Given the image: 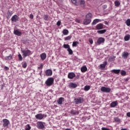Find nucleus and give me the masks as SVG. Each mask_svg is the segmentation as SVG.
<instances>
[{
	"instance_id": "nucleus-1",
	"label": "nucleus",
	"mask_w": 130,
	"mask_h": 130,
	"mask_svg": "<svg viewBox=\"0 0 130 130\" xmlns=\"http://www.w3.org/2000/svg\"><path fill=\"white\" fill-rule=\"evenodd\" d=\"M21 52L23 53L22 56L24 58L27 57V56H30L32 54V51L28 49V48H26L25 50H21Z\"/></svg>"
},
{
	"instance_id": "nucleus-2",
	"label": "nucleus",
	"mask_w": 130,
	"mask_h": 130,
	"mask_svg": "<svg viewBox=\"0 0 130 130\" xmlns=\"http://www.w3.org/2000/svg\"><path fill=\"white\" fill-rule=\"evenodd\" d=\"M54 83V79L52 77L48 78L45 81V84L48 87L52 86V84Z\"/></svg>"
},
{
	"instance_id": "nucleus-3",
	"label": "nucleus",
	"mask_w": 130,
	"mask_h": 130,
	"mask_svg": "<svg viewBox=\"0 0 130 130\" xmlns=\"http://www.w3.org/2000/svg\"><path fill=\"white\" fill-rule=\"evenodd\" d=\"M37 127H38L39 129H43V128H45V126L44 124H43V122L38 121L37 123Z\"/></svg>"
},
{
	"instance_id": "nucleus-4",
	"label": "nucleus",
	"mask_w": 130,
	"mask_h": 130,
	"mask_svg": "<svg viewBox=\"0 0 130 130\" xmlns=\"http://www.w3.org/2000/svg\"><path fill=\"white\" fill-rule=\"evenodd\" d=\"M75 104H79L84 102V99L83 98H78L74 99Z\"/></svg>"
},
{
	"instance_id": "nucleus-5",
	"label": "nucleus",
	"mask_w": 130,
	"mask_h": 130,
	"mask_svg": "<svg viewBox=\"0 0 130 130\" xmlns=\"http://www.w3.org/2000/svg\"><path fill=\"white\" fill-rule=\"evenodd\" d=\"M101 91L102 92H104L105 93H110L111 89H110V88L106 87L105 86H103L101 88Z\"/></svg>"
},
{
	"instance_id": "nucleus-6",
	"label": "nucleus",
	"mask_w": 130,
	"mask_h": 130,
	"mask_svg": "<svg viewBox=\"0 0 130 130\" xmlns=\"http://www.w3.org/2000/svg\"><path fill=\"white\" fill-rule=\"evenodd\" d=\"M3 126H4V127H7V126H9V124H10V121H9L8 119H4L3 120Z\"/></svg>"
},
{
	"instance_id": "nucleus-7",
	"label": "nucleus",
	"mask_w": 130,
	"mask_h": 130,
	"mask_svg": "<svg viewBox=\"0 0 130 130\" xmlns=\"http://www.w3.org/2000/svg\"><path fill=\"white\" fill-rule=\"evenodd\" d=\"M35 117L37 119H39V120H41L44 118V114H38L36 115Z\"/></svg>"
},
{
	"instance_id": "nucleus-8",
	"label": "nucleus",
	"mask_w": 130,
	"mask_h": 130,
	"mask_svg": "<svg viewBox=\"0 0 130 130\" xmlns=\"http://www.w3.org/2000/svg\"><path fill=\"white\" fill-rule=\"evenodd\" d=\"M68 78L72 80L74 79V78H76V74L74 72H70L68 73Z\"/></svg>"
},
{
	"instance_id": "nucleus-9",
	"label": "nucleus",
	"mask_w": 130,
	"mask_h": 130,
	"mask_svg": "<svg viewBox=\"0 0 130 130\" xmlns=\"http://www.w3.org/2000/svg\"><path fill=\"white\" fill-rule=\"evenodd\" d=\"M45 74L47 77H51V76H52V70L48 69L45 71Z\"/></svg>"
},
{
	"instance_id": "nucleus-10",
	"label": "nucleus",
	"mask_w": 130,
	"mask_h": 130,
	"mask_svg": "<svg viewBox=\"0 0 130 130\" xmlns=\"http://www.w3.org/2000/svg\"><path fill=\"white\" fill-rule=\"evenodd\" d=\"M105 42V39L103 38H99L97 41V44L98 45H100L101 43H104Z\"/></svg>"
},
{
	"instance_id": "nucleus-11",
	"label": "nucleus",
	"mask_w": 130,
	"mask_h": 130,
	"mask_svg": "<svg viewBox=\"0 0 130 130\" xmlns=\"http://www.w3.org/2000/svg\"><path fill=\"white\" fill-rule=\"evenodd\" d=\"M69 88H74L75 89V88H77V87H78V85H77V84L73 83V82H70L69 84Z\"/></svg>"
},
{
	"instance_id": "nucleus-12",
	"label": "nucleus",
	"mask_w": 130,
	"mask_h": 130,
	"mask_svg": "<svg viewBox=\"0 0 130 130\" xmlns=\"http://www.w3.org/2000/svg\"><path fill=\"white\" fill-rule=\"evenodd\" d=\"M12 22H17V21H19V17L17 16V15H15L11 18Z\"/></svg>"
},
{
	"instance_id": "nucleus-13",
	"label": "nucleus",
	"mask_w": 130,
	"mask_h": 130,
	"mask_svg": "<svg viewBox=\"0 0 130 130\" xmlns=\"http://www.w3.org/2000/svg\"><path fill=\"white\" fill-rule=\"evenodd\" d=\"M83 23L84 25H89V24L91 23V19L86 18V19L84 20Z\"/></svg>"
},
{
	"instance_id": "nucleus-14",
	"label": "nucleus",
	"mask_w": 130,
	"mask_h": 130,
	"mask_svg": "<svg viewBox=\"0 0 130 130\" xmlns=\"http://www.w3.org/2000/svg\"><path fill=\"white\" fill-rule=\"evenodd\" d=\"M79 6H81L82 8L85 7V0H78Z\"/></svg>"
},
{
	"instance_id": "nucleus-15",
	"label": "nucleus",
	"mask_w": 130,
	"mask_h": 130,
	"mask_svg": "<svg viewBox=\"0 0 130 130\" xmlns=\"http://www.w3.org/2000/svg\"><path fill=\"white\" fill-rule=\"evenodd\" d=\"M96 30H101V29H103V24L99 23L96 26Z\"/></svg>"
},
{
	"instance_id": "nucleus-16",
	"label": "nucleus",
	"mask_w": 130,
	"mask_h": 130,
	"mask_svg": "<svg viewBox=\"0 0 130 130\" xmlns=\"http://www.w3.org/2000/svg\"><path fill=\"white\" fill-rule=\"evenodd\" d=\"M128 52L124 51L122 54V57L125 59H126L128 56Z\"/></svg>"
},
{
	"instance_id": "nucleus-17",
	"label": "nucleus",
	"mask_w": 130,
	"mask_h": 130,
	"mask_svg": "<svg viewBox=\"0 0 130 130\" xmlns=\"http://www.w3.org/2000/svg\"><path fill=\"white\" fill-rule=\"evenodd\" d=\"M14 34H15V35H17V36H22V32L18 30H14Z\"/></svg>"
},
{
	"instance_id": "nucleus-18",
	"label": "nucleus",
	"mask_w": 130,
	"mask_h": 130,
	"mask_svg": "<svg viewBox=\"0 0 130 130\" xmlns=\"http://www.w3.org/2000/svg\"><path fill=\"white\" fill-rule=\"evenodd\" d=\"M40 57L42 60H44L46 59V53H43L40 55Z\"/></svg>"
},
{
	"instance_id": "nucleus-19",
	"label": "nucleus",
	"mask_w": 130,
	"mask_h": 130,
	"mask_svg": "<svg viewBox=\"0 0 130 130\" xmlns=\"http://www.w3.org/2000/svg\"><path fill=\"white\" fill-rule=\"evenodd\" d=\"M117 104H118L117 101L113 102L110 104V107H115L116 106H117Z\"/></svg>"
},
{
	"instance_id": "nucleus-20",
	"label": "nucleus",
	"mask_w": 130,
	"mask_h": 130,
	"mask_svg": "<svg viewBox=\"0 0 130 130\" xmlns=\"http://www.w3.org/2000/svg\"><path fill=\"white\" fill-rule=\"evenodd\" d=\"M112 73H114V74H116V75H118L120 73V70L118 69V70H111Z\"/></svg>"
},
{
	"instance_id": "nucleus-21",
	"label": "nucleus",
	"mask_w": 130,
	"mask_h": 130,
	"mask_svg": "<svg viewBox=\"0 0 130 130\" xmlns=\"http://www.w3.org/2000/svg\"><path fill=\"white\" fill-rule=\"evenodd\" d=\"M87 67L86 66H83L81 68V71L82 73H85V72H87Z\"/></svg>"
},
{
	"instance_id": "nucleus-22",
	"label": "nucleus",
	"mask_w": 130,
	"mask_h": 130,
	"mask_svg": "<svg viewBox=\"0 0 130 130\" xmlns=\"http://www.w3.org/2000/svg\"><path fill=\"white\" fill-rule=\"evenodd\" d=\"M64 100V99L63 98H60L57 101L58 104H59V105L62 104V101Z\"/></svg>"
},
{
	"instance_id": "nucleus-23",
	"label": "nucleus",
	"mask_w": 130,
	"mask_h": 130,
	"mask_svg": "<svg viewBox=\"0 0 130 130\" xmlns=\"http://www.w3.org/2000/svg\"><path fill=\"white\" fill-rule=\"evenodd\" d=\"M107 65V62L105 61L104 63L100 64L101 69H105V67Z\"/></svg>"
},
{
	"instance_id": "nucleus-24",
	"label": "nucleus",
	"mask_w": 130,
	"mask_h": 130,
	"mask_svg": "<svg viewBox=\"0 0 130 130\" xmlns=\"http://www.w3.org/2000/svg\"><path fill=\"white\" fill-rule=\"evenodd\" d=\"M130 39V35H126L124 38V40L125 41H128V40H129Z\"/></svg>"
},
{
	"instance_id": "nucleus-25",
	"label": "nucleus",
	"mask_w": 130,
	"mask_h": 130,
	"mask_svg": "<svg viewBox=\"0 0 130 130\" xmlns=\"http://www.w3.org/2000/svg\"><path fill=\"white\" fill-rule=\"evenodd\" d=\"M13 58V57L12 56V55H10L9 56H7L5 57V60H11Z\"/></svg>"
},
{
	"instance_id": "nucleus-26",
	"label": "nucleus",
	"mask_w": 130,
	"mask_h": 130,
	"mask_svg": "<svg viewBox=\"0 0 130 130\" xmlns=\"http://www.w3.org/2000/svg\"><path fill=\"white\" fill-rule=\"evenodd\" d=\"M71 2L75 6H80V4L77 2V0H71Z\"/></svg>"
},
{
	"instance_id": "nucleus-27",
	"label": "nucleus",
	"mask_w": 130,
	"mask_h": 130,
	"mask_svg": "<svg viewBox=\"0 0 130 130\" xmlns=\"http://www.w3.org/2000/svg\"><path fill=\"white\" fill-rule=\"evenodd\" d=\"M97 23H99V19H95L92 22V25H96Z\"/></svg>"
},
{
	"instance_id": "nucleus-28",
	"label": "nucleus",
	"mask_w": 130,
	"mask_h": 130,
	"mask_svg": "<svg viewBox=\"0 0 130 130\" xmlns=\"http://www.w3.org/2000/svg\"><path fill=\"white\" fill-rule=\"evenodd\" d=\"M114 4L115 7H118L119 6H120V2L118 1H116L114 2Z\"/></svg>"
},
{
	"instance_id": "nucleus-29",
	"label": "nucleus",
	"mask_w": 130,
	"mask_h": 130,
	"mask_svg": "<svg viewBox=\"0 0 130 130\" xmlns=\"http://www.w3.org/2000/svg\"><path fill=\"white\" fill-rule=\"evenodd\" d=\"M86 18L91 20V19H92V14L90 13L87 14V15L86 16Z\"/></svg>"
},
{
	"instance_id": "nucleus-30",
	"label": "nucleus",
	"mask_w": 130,
	"mask_h": 130,
	"mask_svg": "<svg viewBox=\"0 0 130 130\" xmlns=\"http://www.w3.org/2000/svg\"><path fill=\"white\" fill-rule=\"evenodd\" d=\"M71 114H73V115H77L79 114V113L77 111H74V110H71Z\"/></svg>"
},
{
	"instance_id": "nucleus-31",
	"label": "nucleus",
	"mask_w": 130,
	"mask_h": 130,
	"mask_svg": "<svg viewBox=\"0 0 130 130\" xmlns=\"http://www.w3.org/2000/svg\"><path fill=\"white\" fill-rule=\"evenodd\" d=\"M105 32H106V29H103L98 31V33H99V34H104Z\"/></svg>"
},
{
	"instance_id": "nucleus-32",
	"label": "nucleus",
	"mask_w": 130,
	"mask_h": 130,
	"mask_svg": "<svg viewBox=\"0 0 130 130\" xmlns=\"http://www.w3.org/2000/svg\"><path fill=\"white\" fill-rule=\"evenodd\" d=\"M62 33L63 35H68L69 34V30L64 29L63 30Z\"/></svg>"
},
{
	"instance_id": "nucleus-33",
	"label": "nucleus",
	"mask_w": 130,
	"mask_h": 130,
	"mask_svg": "<svg viewBox=\"0 0 130 130\" xmlns=\"http://www.w3.org/2000/svg\"><path fill=\"white\" fill-rule=\"evenodd\" d=\"M79 44V42H73V44H72V46L73 47H77V46Z\"/></svg>"
},
{
	"instance_id": "nucleus-34",
	"label": "nucleus",
	"mask_w": 130,
	"mask_h": 130,
	"mask_svg": "<svg viewBox=\"0 0 130 130\" xmlns=\"http://www.w3.org/2000/svg\"><path fill=\"white\" fill-rule=\"evenodd\" d=\"M90 87L89 85H86L84 88V91H89V90H90Z\"/></svg>"
},
{
	"instance_id": "nucleus-35",
	"label": "nucleus",
	"mask_w": 130,
	"mask_h": 130,
	"mask_svg": "<svg viewBox=\"0 0 130 130\" xmlns=\"http://www.w3.org/2000/svg\"><path fill=\"white\" fill-rule=\"evenodd\" d=\"M25 130H30L31 129V126H30V124H28L25 126Z\"/></svg>"
},
{
	"instance_id": "nucleus-36",
	"label": "nucleus",
	"mask_w": 130,
	"mask_h": 130,
	"mask_svg": "<svg viewBox=\"0 0 130 130\" xmlns=\"http://www.w3.org/2000/svg\"><path fill=\"white\" fill-rule=\"evenodd\" d=\"M63 47L64 48H66V49H69V48H70V46L69 44H64L63 45Z\"/></svg>"
},
{
	"instance_id": "nucleus-37",
	"label": "nucleus",
	"mask_w": 130,
	"mask_h": 130,
	"mask_svg": "<svg viewBox=\"0 0 130 130\" xmlns=\"http://www.w3.org/2000/svg\"><path fill=\"white\" fill-rule=\"evenodd\" d=\"M18 59L19 61H22V60H23V57H22L21 54H18Z\"/></svg>"
},
{
	"instance_id": "nucleus-38",
	"label": "nucleus",
	"mask_w": 130,
	"mask_h": 130,
	"mask_svg": "<svg viewBox=\"0 0 130 130\" xmlns=\"http://www.w3.org/2000/svg\"><path fill=\"white\" fill-rule=\"evenodd\" d=\"M115 57V56L110 57L109 58V61H114Z\"/></svg>"
},
{
	"instance_id": "nucleus-39",
	"label": "nucleus",
	"mask_w": 130,
	"mask_h": 130,
	"mask_svg": "<svg viewBox=\"0 0 130 130\" xmlns=\"http://www.w3.org/2000/svg\"><path fill=\"white\" fill-rule=\"evenodd\" d=\"M67 51H68L69 54L72 55L73 54V50L71 48H69V49H67Z\"/></svg>"
},
{
	"instance_id": "nucleus-40",
	"label": "nucleus",
	"mask_w": 130,
	"mask_h": 130,
	"mask_svg": "<svg viewBox=\"0 0 130 130\" xmlns=\"http://www.w3.org/2000/svg\"><path fill=\"white\" fill-rule=\"evenodd\" d=\"M49 19V18H48V15H45L44 16V20H45V21H48Z\"/></svg>"
},
{
	"instance_id": "nucleus-41",
	"label": "nucleus",
	"mask_w": 130,
	"mask_h": 130,
	"mask_svg": "<svg viewBox=\"0 0 130 130\" xmlns=\"http://www.w3.org/2000/svg\"><path fill=\"white\" fill-rule=\"evenodd\" d=\"M71 39H72V36H69L64 38V40L65 41L71 40Z\"/></svg>"
},
{
	"instance_id": "nucleus-42",
	"label": "nucleus",
	"mask_w": 130,
	"mask_h": 130,
	"mask_svg": "<svg viewBox=\"0 0 130 130\" xmlns=\"http://www.w3.org/2000/svg\"><path fill=\"white\" fill-rule=\"evenodd\" d=\"M125 23H126V25H127V26H129V25H130V19H127Z\"/></svg>"
},
{
	"instance_id": "nucleus-43",
	"label": "nucleus",
	"mask_w": 130,
	"mask_h": 130,
	"mask_svg": "<svg viewBox=\"0 0 130 130\" xmlns=\"http://www.w3.org/2000/svg\"><path fill=\"white\" fill-rule=\"evenodd\" d=\"M121 76H126V72L125 71L122 70L121 71Z\"/></svg>"
},
{
	"instance_id": "nucleus-44",
	"label": "nucleus",
	"mask_w": 130,
	"mask_h": 130,
	"mask_svg": "<svg viewBox=\"0 0 130 130\" xmlns=\"http://www.w3.org/2000/svg\"><path fill=\"white\" fill-rule=\"evenodd\" d=\"M114 120L115 122H119V121H120V120L119 119V118H118V117H115L114 118Z\"/></svg>"
},
{
	"instance_id": "nucleus-45",
	"label": "nucleus",
	"mask_w": 130,
	"mask_h": 130,
	"mask_svg": "<svg viewBox=\"0 0 130 130\" xmlns=\"http://www.w3.org/2000/svg\"><path fill=\"white\" fill-rule=\"evenodd\" d=\"M22 68H23V69H26L27 68V63H26V62L23 63Z\"/></svg>"
},
{
	"instance_id": "nucleus-46",
	"label": "nucleus",
	"mask_w": 130,
	"mask_h": 130,
	"mask_svg": "<svg viewBox=\"0 0 130 130\" xmlns=\"http://www.w3.org/2000/svg\"><path fill=\"white\" fill-rule=\"evenodd\" d=\"M39 70H42L43 69V64L41 63L40 66L38 68Z\"/></svg>"
},
{
	"instance_id": "nucleus-47",
	"label": "nucleus",
	"mask_w": 130,
	"mask_h": 130,
	"mask_svg": "<svg viewBox=\"0 0 130 130\" xmlns=\"http://www.w3.org/2000/svg\"><path fill=\"white\" fill-rule=\"evenodd\" d=\"M60 24H61V22H60V21H57L56 25H58V26H60Z\"/></svg>"
},
{
	"instance_id": "nucleus-48",
	"label": "nucleus",
	"mask_w": 130,
	"mask_h": 130,
	"mask_svg": "<svg viewBox=\"0 0 130 130\" xmlns=\"http://www.w3.org/2000/svg\"><path fill=\"white\" fill-rule=\"evenodd\" d=\"M89 42L90 44H93V40L91 39H89Z\"/></svg>"
},
{
	"instance_id": "nucleus-49",
	"label": "nucleus",
	"mask_w": 130,
	"mask_h": 130,
	"mask_svg": "<svg viewBox=\"0 0 130 130\" xmlns=\"http://www.w3.org/2000/svg\"><path fill=\"white\" fill-rule=\"evenodd\" d=\"M102 130H110V129L106 128V127H103L102 128Z\"/></svg>"
},
{
	"instance_id": "nucleus-50",
	"label": "nucleus",
	"mask_w": 130,
	"mask_h": 130,
	"mask_svg": "<svg viewBox=\"0 0 130 130\" xmlns=\"http://www.w3.org/2000/svg\"><path fill=\"white\" fill-rule=\"evenodd\" d=\"M0 89H1V90H4V84L0 85Z\"/></svg>"
},
{
	"instance_id": "nucleus-51",
	"label": "nucleus",
	"mask_w": 130,
	"mask_h": 130,
	"mask_svg": "<svg viewBox=\"0 0 130 130\" xmlns=\"http://www.w3.org/2000/svg\"><path fill=\"white\" fill-rule=\"evenodd\" d=\"M29 18H30V19H33V18H34V16L33 15V14H30V15H29Z\"/></svg>"
},
{
	"instance_id": "nucleus-52",
	"label": "nucleus",
	"mask_w": 130,
	"mask_h": 130,
	"mask_svg": "<svg viewBox=\"0 0 130 130\" xmlns=\"http://www.w3.org/2000/svg\"><path fill=\"white\" fill-rule=\"evenodd\" d=\"M5 70H6V71H9V68L8 67L6 66L5 67Z\"/></svg>"
},
{
	"instance_id": "nucleus-53",
	"label": "nucleus",
	"mask_w": 130,
	"mask_h": 130,
	"mask_svg": "<svg viewBox=\"0 0 130 130\" xmlns=\"http://www.w3.org/2000/svg\"><path fill=\"white\" fill-rule=\"evenodd\" d=\"M75 21H76L77 23H80V19H76L75 20Z\"/></svg>"
},
{
	"instance_id": "nucleus-54",
	"label": "nucleus",
	"mask_w": 130,
	"mask_h": 130,
	"mask_svg": "<svg viewBox=\"0 0 130 130\" xmlns=\"http://www.w3.org/2000/svg\"><path fill=\"white\" fill-rule=\"evenodd\" d=\"M126 115L128 117H130V112L127 113Z\"/></svg>"
},
{
	"instance_id": "nucleus-55",
	"label": "nucleus",
	"mask_w": 130,
	"mask_h": 130,
	"mask_svg": "<svg viewBox=\"0 0 130 130\" xmlns=\"http://www.w3.org/2000/svg\"><path fill=\"white\" fill-rule=\"evenodd\" d=\"M7 15H8V16H9V15H11V12H10V11H9V12H8V13H7Z\"/></svg>"
},
{
	"instance_id": "nucleus-56",
	"label": "nucleus",
	"mask_w": 130,
	"mask_h": 130,
	"mask_svg": "<svg viewBox=\"0 0 130 130\" xmlns=\"http://www.w3.org/2000/svg\"><path fill=\"white\" fill-rule=\"evenodd\" d=\"M65 130H71V129L70 128H66V129H65Z\"/></svg>"
},
{
	"instance_id": "nucleus-57",
	"label": "nucleus",
	"mask_w": 130,
	"mask_h": 130,
	"mask_svg": "<svg viewBox=\"0 0 130 130\" xmlns=\"http://www.w3.org/2000/svg\"><path fill=\"white\" fill-rule=\"evenodd\" d=\"M121 130H126V129H125V128H124V129L122 128V129H121Z\"/></svg>"
},
{
	"instance_id": "nucleus-58",
	"label": "nucleus",
	"mask_w": 130,
	"mask_h": 130,
	"mask_svg": "<svg viewBox=\"0 0 130 130\" xmlns=\"http://www.w3.org/2000/svg\"><path fill=\"white\" fill-rule=\"evenodd\" d=\"M78 78H80V75H77Z\"/></svg>"
},
{
	"instance_id": "nucleus-59",
	"label": "nucleus",
	"mask_w": 130,
	"mask_h": 130,
	"mask_svg": "<svg viewBox=\"0 0 130 130\" xmlns=\"http://www.w3.org/2000/svg\"><path fill=\"white\" fill-rule=\"evenodd\" d=\"M126 81H128V79H127L126 80Z\"/></svg>"
}]
</instances>
